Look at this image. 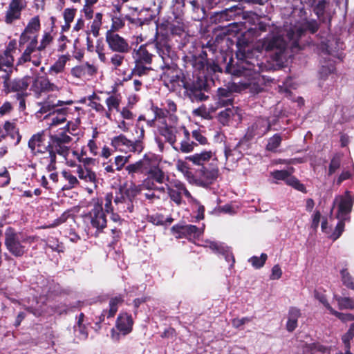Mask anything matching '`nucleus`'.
Masks as SVG:
<instances>
[{
	"instance_id": "obj_1",
	"label": "nucleus",
	"mask_w": 354,
	"mask_h": 354,
	"mask_svg": "<svg viewBox=\"0 0 354 354\" xmlns=\"http://www.w3.org/2000/svg\"><path fill=\"white\" fill-rule=\"evenodd\" d=\"M154 46L163 62L160 66V80L164 85L171 91L183 89V97L192 102L207 100L209 96L205 93L210 88L208 76L222 72L218 61L208 58L207 51L202 47L183 57V68L181 69L176 63L178 54L172 48L167 35L156 32Z\"/></svg>"
},
{
	"instance_id": "obj_2",
	"label": "nucleus",
	"mask_w": 354,
	"mask_h": 354,
	"mask_svg": "<svg viewBox=\"0 0 354 354\" xmlns=\"http://www.w3.org/2000/svg\"><path fill=\"white\" fill-rule=\"evenodd\" d=\"M236 57L241 64V69L238 66L234 65L233 57L227 54H221L222 61H218V64L224 68L225 73L231 74L234 76H241L244 71H252L257 75L248 82L245 83V86L253 93L257 94L263 90V80L259 76V73L263 71V63L259 57L261 52L252 47L248 39L244 35H241L236 39Z\"/></svg>"
},
{
	"instance_id": "obj_3",
	"label": "nucleus",
	"mask_w": 354,
	"mask_h": 354,
	"mask_svg": "<svg viewBox=\"0 0 354 354\" xmlns=\"http://www.w3.org/2000/svg\"><path fill=\"white\" fill-rule=\"evenodd\" d=\"M128 175L134 177L136 174H142L147 178L144 180L158 184H167L169 176L160 166V160L153 153H145L142 158L125 167Z\"/></svg>"
},
{
	"instance_id": "obj_4",
	"label": "nucleus",
	"mask_w": 354,
	"mask_h": 354,
	"mask_svg": "<svg viewBox=\"0 0 354 354\" xmlns=\"http://www.w3.org/2000/svg\"><path fill=\"white\" fill-rule=\"evenodd\" d=\"M73 138L66 134V130L49 135V153L47 156L39 158V162L50 172L56 169L57 155L65 158L69 155Z\"/></svg>"
},
{
	"instance_id": "obj_5",
	"label": "nucleus",
	"mask_w": 354,
	"mask_h": 354,
	"mask_svg": "<svg viewBox=\"0 0 354 354\" xmlns=\"http://www.w3.org/2000/svg\"><path fill=\"white\" fill-rule=\"evenodd\" d=\"M36 241V236L17 232L12 227H8L5 232L6 248L12 255L17 258L25 255L28 252L30 245Z\"/></svg>"
},
{
	"instance_id": "obj_6",
	"label": "nucleus",
	"mask_w": 354,
	"mask_h": 354,
	"mask_svg": "<svg viewBox=\"0 0 354 354\" xmlns=\"http://www.w3.org/2000/svg\"><path fill=\"white\" fill-rule=\"evenodd\" d=\"M14 71V66L7 68V71L4 75H1L3 80L2 92L5 95L10 93H16V95L27 93V89L30 86L31 77L25 75L22 77H16L12 78L11 76Z\"/></svg>"
},
{
	"instance_id": "obj_7",
	"label": "nucleus",
	"mask_w": 354,
	"mask_h": 354,
	"mask_svg": "<svg viewBox=\"0 0 354 354\" xmlns=\"http://www.w3.org/2000/svg\"><path fill=\"white\" fill-rule=\"evenodd\" d=\"M148 46L147 44H143L134 50L133 58L135 66L131 71L132 75L141 77L152 71L151 64L154 55L147 49Z\"/></svg>"
},
{
	"instance_id": "obj_8",
	"label": "nucleus",
	"mask_w": 354,
	"mask_h": 354,
	"mask_svg": "<svg viewBox=\"0 0 354 354\" xmlns=\"http://www.w3.org/2000/svg\"><path fill=\"white\" fill-rule=\"evenodd\" d=\"M140 131L138 139L135 141H131L124 135L120 134L111 139V145L115 151L125 153L133 152L140 153L145 148L144 143L142 140L145 136V131L143 129H141Z\"/></svg>"
},
{
	"instance_id": "obj_9",
	"label": "nucleus",
	"mask_w": 354,
	"mask_h": 354,
	"mask_svg": "<svg viewBox=\"0 0 354 354\" xmlns=\"http://www.w3.org/2000/svg\"><path fill=\"white\" fill-rule=\"evenodd\" d=\"M287 47V43L283 36L279 35H268L261 41V48L266 53H272L273 60L281 61L282 55Z\"/></svg>"
},
{
	"instance_id": "obj_10",
	"label": "nucleus",
	"mask_w": 354,
	"mask_h": 354,
	"mask_svg": "<svg viewBox=\"0 0 354 354\" xmlns=\"http://www.w3.org/2000/svg\"><path fill=\"white\" fill-rule=\"evenodd\" d=\"M93 201V207L88 213L91 224L93 228L96 229L97 232H102L107 223L106 213L102 207L103 201L99 198Z\"/></svg>"
},
{
	"instance_id": "obj_11",
	"label": "nucleus",
	"mask_w": 354,
	"mask_h": 354,
	"mask_svg": "<svg viewBox=\"0 0 354 354\" xmlns=\"http://www.w3.org/2000/svg\"><path fill=\"white\" fill-rule=\"evenodd\" d=\"M196 174L198 177V184L203 187H207L218 178L219 176L218 167L216 163H208L196 169Z\"/></svg>"
},
{
	"instance_id": "obj_12",
	"label": "nucleus",
	"mask_w": 354,
	"mask_h": 354,
	"mask_svg": "<svg viewBox=\"0 0 354 354\" xmlns=\"http://www.w3.org/2000/svg\"><path fill=\"white\" fill-rule=\"evenodd\" d=\"M28 148L35 156L42 158L49 153L48 141L46 143L44 131L33 134L28 142Z\"/></svg>"
},
{
	"instance_id": "obj_13",
	"label": "nucleus",
	"mask_w": 354,
	"mask_h": 354,
	"mask_svg": "<svg viewBox=\"0 0 354 354\" xmlns=\"http://www.w3.org/2000/svg\"><path fill=\"white\" fill-rule=\"evenodd\" d=\"M171 232L177 239L185 238L191 241L198 239L203 231L194 225L178 223L171 227Z\"/></svg>"
},
{
	"instance_id": "obj_14",
	"label": "nucleus",
	"mask_w": 354,
	"mask_h": 354,
	"mask_svg": "<svg viewBox=\"0 0 354 354\" xmlns=\"http://www.w3.org/2000/svg\"><path fill=\"white\" fill-rule=\"evenodd\" d=\"M27 7L26 0H10L3 17L4 22L11 25L21 19L22 12Z\"/></svg>"
},
{
	"instance_id": "obj_15",
	"label": "nucleus",
	"mask_w": 354,
	"mask_h": 354,
	"mask_svg": "<svg viewBox=\"0 0 354 354\" xmlns=\"http://www.w3.org/2000/svg\"><path fill=\"white\" fill-rule=\"evenodd\" d=\"M105 38L109 49L113 52L125 54L131 50V46L127 39L115 32H112L111 30L106 31Z\"/></svg>"
},
{
	"instance_id": "obj_16",
	"label": "nucleus",
	"mask_w": 354,
	"mask_h": 354,
	"mask_svg": "<svg viewBox=\"0 0 354 354\" xmlns=\"http://www.w3.org/2000/svg\"><path fill=\"white\" fill-rule=\"evenodd\" d=\"M58 89V87L50 80L44 76L35 77L31 84L30 90L33 92L36 97H39L43 93L54 91Z\"/></svg>"
},
{
	"instance_id": "obj_17",
	"label": "nucleus",
	"mask_w": 354,
	"mask_h": 354,
	"mask_svg": "<svg viewBox=\"0 0 354 354\" xmlns=\"http://www.w3.org/2000/svg\"><path fill=\"white\" fill-rule=\"evenodd\" d=\"M354 203V197L351 192L346 191L343 196L339 197V201L337 205V218H344L350 219L348 215L352 211Z\"/></svg>"
},
{
	"instance_id": "obj_18",
	"label": "nucleus",
	"mask_w": 354,
	"mask_h": 354,
	"mask_svg": "<svg viewBox=\"0 0 354 354\" xmlns=\"http://www.w3.org/2000/svg\"><path fill=\"white\" fill-rule=\"evenodd\" d=\"M73 103V102L72 100H57L55 95H50L43 102H38V105L40 106L38 113L41 114L49 113V114H51L53 111L54 113V111H56V107L63 105H70Z\"/></svg>"
},
{
	"instance_id": "obj_19",
	"label": "nucleus",
	"mask_w": 354,
	"mask_h": 354,
	"mask_svg": "<svg viewBox=\"0 0 354 354\" xmlns=\"http://www.w3.org/2000/svg\"><path fill=\"white\" fill-rule=\"evenodd\" d=\"M270 129L271 124L270 122L263 119L258 120L248 127L243 138L245 140L247 138L249 140L254 136H262L267 133Z\"/></svg>"
},
{
	"instance_id": "obj_20",
	"label": "nucleus",
	"mask_w": 354,
	"mask_h": 354,
	"mask_svg": "<svg viewBox=\"0 0 354 354\" xmlns=\"http://www.w3.org/2000/svg\"><path fill=\"white\" fill-rule=\"evenodd\" d=\"M133 324L134 322L131 314L121 312L116 319L115 327L122 335H127L133 330Z\"/></svg>"
},
{
	"instance_id": "obj_21",
	"label": "nucleus",
	"mask_w": 354,
	"mask_h": 354,
	"mask_svg": "<svg viewBox=\"0 0 354 354\" xmlns=\"http://www.w3.org/2000/svg\"><path fill=\"white\" fill-rule=\"evenodd\" d=\"M158 131L159 133L165 138V141L169 143L175 150H178V148L176 147L175 144L177 141V135L180 134L181 131L183 132L181 126L176 127L165 123L164 126L159 128Z\"/></svg>"
},
{
	"instance_id": "obj_22",
	"label": "nucleus",
	"mask_w": 354,
	"mask_h": 354,
	"mask_svg": "<svg viewBox=\"0 0 354 354\" xmlns=\"http://www.w3.org/2000/svg\"><path fill=\"white\" fill-rule=\"evenodd\" d=\"M17 49V40L13 39L9 41L6 49L0 53V64L6 68L14 66L15 58L13 53Z\"/></svg>"
},
{
	"instance_id": "obj_23",
	"label": "nucleus",
	"mask_w": 354,
	"mask_h": 354,
	"mask_svg": "<svg viewBox=\"0 0 354 354\" xmlns=\"http://www.w3.org/2000/svg\"><path fill=\"white\" fill-rule=\"evenodd\" d=\"M71 75L77 78H81L86 76H93L97 73V68L93 65L86 62L85 64L76 66L71 68Z\"/></svg>"
},
{
	"instance_id": "obj_24",
	"label": "nucleus",
	"mask_w": 354,
	"mask_h": 354,
	"mask_svg": "<svg viewBox=\"0 0 354 354\" xmlns=\"http://www.w3.org/2000/svg\"><path fill=\"white\" fill-rule=\"evenodd\" d=\"M212 156L213 153L212 151H203L201 153H196L187 156L185 160L192 162L194 165L203 167V165H206V163L210 160Z\"/></svg>"
},
{
	"instance_id": "obj_25",
	"label": "nucleus",
	"mask_w": 354,
	"mask_h": 354,
	"mask_svg": "<svg viewBox=\"0 0 354 354\" xmlns=\"http://www.w3.org/2000/svg\"><path fill=\"white\" fill-rule=\"evenodd\" d=\"M301 313L299 308L296 307H290L288 313V321L286 322V328L288 332H293L298 326V319L301 317Z\"/></svg>"
},
{
	"instance_id": "obj_26",
	"label": "nucleus",
	"mask_w": 354,
	"mask_h": 354,
	"mask_svg": "<svg viewBox=\"0 0 354 354\" xmlns=\"http://www.w3.org/2000/svg\"><path fill=\"white\" fill-rule=\"evenodd\" d=\"M77 174L80 180L86 183L95 184L97 182L95 172L90 168H83L81 165L77 166Z\"/></svg>"
},
{
	"instance_id": "obj_27",
	"label": "nucleus",
	"mask_w": 354,
	"mask_h": 354,
	"mask_svg": "<svg viewBox=\"0 0 354 354\" xmlns=\"http://www.w3.org/2000/svg\"><path fill=\"white\" fill-rule=\"evenodd\" d=\"M181 129H183L184 139L181 141L178 150L182 153L192 152L198 145L193 141L190 142V133L185 126H181Z\"/></svg>"
},
{
	"instance_id": "obj_28",
	"label": "nucleus",
	"mask_w": 354,
	"mask_h": 354,
	"mask_svg": "<svg viewBox=\"0 0 354 354\" xmlns=\"http://www.w3.org/2000/svg\"><path fill=\"white\" fill-rule=\"evenodd\" d=\"M183 17L174 16V20L168 22V28L171 35L181 36L185 32Z\"/></svg>"
},
{
	"instance_id": "obj_29",
	"label": "nucleus",
	"mask_w": 354,
	"mask_h": 354,
	"mask_svg": "<svg viewBox=\"0 0 354 354\" xmlns=\"http://www.w3.org/2000/svg\"><path fill=\"white\" fill-rule=\"evenodd\" d=\"M140 189L135 184H131L127 188L122 187V193L124 194L126 197L125 198L129 200V207H127L128 212H132L133 211V201L140 193Z\"/></svg>"
},
{
	"instance_id": "obj_30",
	"label": "nucleus",
	"mask_w": 354,
	"mask_h": 354,
	"mask_svg": "<svg viewBox=\"0 0 354 354\" xmlns=\"http://www.w3.org/2000/svg\"><path fill=\"white\" fill-rule=\"evenodd\" d=\"M125 198L124 194L122 193V187H120L118 190L115 192V196L113 199L118 212H128L127 207H129V200Z\"/></svg>"
},
{
	"instance_id": "obj_31",
	"label": "nucleus",
	"mask_w": 354,
	"mask_h": 354,
	"mask_svg": "<svg viewBox=\"0 0 354 354\" xmlns=\"http://www.w3.org/2000/svg\"><path fill=\"white\" fill-rule=\"evenodd\" d=\"M249 148V145L246 141H244V138L241 139L236 145L234 147L233 149L230 148L225 149V156L226 158H228L230 156H233L235 155V153L239 151V154L237 155V160L241 159L243 156V151H246Z\"/></svg>"
},
{
	"instance_id": "obj_32",
	"label": "nucleus",
	"mask_w": 354,
	"mask_h": 354,
	"mask_svg": "<svg viewBox=\"0 0 354 354\" xmlns=\"http://www.w3.org/2000/svg\"><path fill=\"white\" fill-rule=\"evenodd\" d=\"M121 99L119 96L111 95L106 99V104L107 106V110L105 112V117L108 119H111V112L113 109L117 111H120V104Z\"/></svg>"
},
{
	"instance_id": "obj_33",
	"label": "nucleus",
	"mask_w": 354,
	"mask_h": 354,
	"mask_svg": "<svg viewBox=\"0 0 354 354\" xmlns=\"http://www.w3.org/2000/svg\"><path fill=\"white\" fill-rule=\"evenodd\" d=\"M218 103L223 106L232 105L234 101L233 93L228 88H218L217 90Z\"/></svg>"
},
{
	"instance_id": "obj_34",
	"label": "nucleus",
	"mask_w": 354,
	"mask_h": 354,
	"mask_svg": "<svg viewBox=\"0 0 354 354\" xmlns=\"http://www.w3.org/2000/svg\"><path fill=\"white\" fill-rule=\"evenodd\" d=\"M3 129H5L7 134L10 136L12 140H15V145H17L21 139V136L19 133V130L17 127L15 122L10 121L5 122L3 124Z\"/></svg>"
},
{
	"instance_id": "obj_35",
	"label": "nucleus",
	"mask_w": 354,
	"mask_h": 354,
	"mask_svg": "<svg viewBox=\"0 0 354 354\" xmlns=\"http://www.w3.org/2000/svg\"><path fill=\"white\" fill-rule=\"evenodd\" d=\"M62 177L67 181V183L65 184L62 187V189L65 190H70L76 187H77L80 184V182L77 177L72 174L71 171L68 170H64L62 171Z\"/></svg>"
},
{
	"instance_id": "obj_36",
	"label": "nucleus",
	"mask_w": 354,
	"mask_h": 354,
	"mask_svg": "<svg viewBox=\"0 0 354 354\" xmlns=\"http://www.w3.org/2000/svg\"><path fill=\"white\" fill-rule=\"evenodd\" d=\"M124 301V296L123 295H118L110 299L108 310V314L110 317H115L118 310L119 306L122 305Z\"/></svg>"
},
{
	"instance_id": "obj_37",
	"label": "nucleus",
	"mask_w": 354,
	"mask_h": 354,
	"mask_svg": "<svg viewBox=\"0 0 354 354\" xmlns=\"http://www.w3.org/2000/svg\"><path fill=\"white\" fill-rule=\"evenodd\" d=\"M342 160V154L340 153H335L330 161L328 170V176H330L334 174L341 167Z\"/></svg>"
},
{
	"instance_id": "obj_38",
	"label": "nucleus",
	"mask_w": 354,
	"mask_h": 354,
	"mask_svg": "<svg viewBox=\"0 0 354 354\" xmlns=\"http://www.w3.org/2000/svg\"><path fill=\"white\" fill-rule=\"evenodd\" d=\"M68 60V57L66 55H61L54 64L50 66L49 69L50 73L58 74L64 71Z\"/></svg>"
},
{
	"instance_id": "obj_39",
	"label": "nucleus",
	"mask_w": 354,
	"mask_h": 354,
	"mask_svg": "<svg viewBox=\"0 0 354 354\" xmlns=\"http://www.w3.org/2000/svg\"><path fill=\"white\" fill-rule=\"evenodd\" d=\"M306 32V29L304 28V26L303 23L298 27H295L294 28H291L288 32V37L290 39H295L294 44H297L298 40L305 35Z\"/></svg>"
},
{
	"instance_id": "obj_40",
	"label": "nucleus",
	"mask_w": 354,
	"mask_h": 354,
	"mask_svg": "<svg viewBox=\"0 0 354 354\" xmlns=\"http://www.w3.org/2000/svg\"><path fill=\"white\" fill-rule=\"evenodd\" d=\"M236 112L233 108H226L218 113V120L223 125H228L230 119L234 117Z\"/></svg>"
},
{
	"instance_id": "obj_41",
	"label": "nucleus",
	"mask_w": 354,
	"mask_h": 354,
	"mask_svg": "<svg viewBox=\"0 0 354 354\" xmlns=\"http://www.w3.org/2000/svg\"><path fill=\"white\" fill-rule=\"evenodd\" d=\"M239 8L236 6L225 9L216 14V17L220 21H230L236 15V10Z\"/></svg>"
},
{
	"instance_id": "obj_42",
	"label": "nucleus",
	"mask_w": 354,
	"mask_h": 354,
	"mask_svg": "<svg viewBox=\"0 0 354 354\" xmlns=\"http://www.w3.org/2000/svg\"><path fill=\"white\" fill-rule=\"evenodd\" d=\"M185 7V0H172L171 9L173 15L184 17Z\"/></svg>"
},
{
	"instance_id": "obj_43",
	"label": "nucleus",
	"mask_w": 354,
	"mask_h": 354,
	"mask_svg": "<svg viewBox=\"0 0 354 354\" xmlns=\"http://www.w3.org/2000/svg\"><path fill=\"white\" fill-rule=\"evenodd\" d=\"M282 138L279 133H275L269 138L266 147V149L268 151L276 152L277 149L281 145Z\"/></svg>"
},
{
	"instance_id": "obj_44",
	"label": "nucleus",
	"mask_w": 354,
	"mask_h": 354,
	"mask_svg": "<svg viewBox=\"0 0 354 354\" xmlns=\"http://www.w3.org/2000/svg\"><path fill=\"white\" fill-rule=\"evenodd\" d=\"M294 171V168L291 167L288 170H274L271 172V176L277 180H283L287 185L288 180L290 178L292 173Z\"/></svg>"
},
{
	"instance_id": "obj_45",
	"label": "nucleus",
	"mask_w": 354,
	"mask_h": 354,
	"mask_svg": "<svg viewBox=\"0 0 354 354\" xmlns=\"http://www.w3.org/2000/svg\"><path fill=\"white\" fill-rule=\"evenodd\" d=\"M336 300L338 304V307L340 310L354 309V298L339 296L336 297Z\"/></svg>"
},
{
	"instance_id": "obj_46",
	"label": "nucleus",
	"mask_w": 354,
	"mask_h": 354,
	"mask_svg": "<svg viewBox=\"0 0 354 354\" xmlns=\"http://www.w3.org/2000/svg\"><path fill=\"white\" fill-rule=\"evenodd\" d=\"M41 28L40 19L39 16H35L28 23L24 30L30 34H36Z\"/></svg>"
},
{
	"instance_id": "obj_47",
	"label": "nucleus",
	"mask_w": 354,
	"mask_h": 354,
	"mask_svg": "<svg viewBox=\"0 0 354 354\" xmlns=\"http://www.w3.org/2000/svg\"><path fill=\"white\" fill-rule=\"evenodd\" d=\"M268 259V255L266 253H261L260 257L252 256L248 259V262L251 263V265L255 269L261 268L266 263Z\"/></svg>"
},
{
	"instance_id": "obj_48",
	"label": "nucleus",
	"mask_w": 354,
	"mask_h": 354,
	"mask_svg": "<svg viewBox=\"0 0 354 354\" xmlns=\"http://www.w3.org/2000/svg\"><path fill=\"white\" fill-rule=\"evenodd\" d=\"M67 108L57 109L54 111V113H57V115L52 118L51 125H57L64 122L66 120Z\"/></svg>"
},
{
	"instance_id": "obj_49",
	"label": "nucleus",
	"mask_w": 354,
	"mask_h": 354,
	"mask_svg": "<svg viewBox=\"0 0 354 354\" xmlns=\"http://www.w3.org/2000/svg\"><path fill=\"white\" fill-rule=\"evenodd\" d=\"M342 283L349 289L354 290V280L346 268L340 271Z\"/></svg>"
},
{
	"instance_id": "obj_50",
	"label": "nucleus",
	"mask_w": 354,
	"mask_h": 354,
	"mask_svg": "<svg viewBox=\"0 0 354 354\" xmlns=\"http://www.w3.org/2000/svg\"><path fill=\"white\" fill-rule=\"evenodd\" d=\"M337 219L339 220V221L337 222L333 232L330 235V238L333 241H336L341 236L343 232L344 231L345 221L348 220L347 218H340Z\"/></svg>"
},
{
	"instance_id": "obj_51",
	"label": "nucleus",
	"mask_w": 354,
	"mask_h": 354,
	"mask_svg": "<svg viewBox=\"0 0 354 354\" xmlns=\"http://www.w3.org/2000/svg\"><path fill=\"white\" fill-rule=\"evenodd\" d=\"M46 246L50 248L53 251L58 253L64 252L65 247L62 243L58 241L57 239L50 237L48 239Z\"/></svg>"
},
{
	"instance_id": "obj_52",
	"label": "nucleus",
	"mask_w": 354,
	"mask_h": 354,
	"mask_svg": "<svg viewBox=\"0 0 354 354\" xmlns=\"http://www.w3.org/2000/svg\"><path fill=\"white\" fill-rule=\"evenodd\" d=\"M108 310H103L101 315L96 317V322L95 323V326L97 330H100L102 328L101 324L102 323L105 324H110L109 319L113 318L114 317H110L108 314Z\"/></svg>"
},
{
	"instance_id": "obj_53",
	"label": "nucleus",
	"mask_w": 354,
	"mask_h": 354,
	"mask_svg": "<svg viewBox=\"0 0 354 354\" xmlns=\"http://www.w3.org/2000/svg\"><path fill=\"white\" fill-rule=\"evenodd\" d=\"M167 194L170 199L174 201L176 205H180L182 204V193L178 190H174V188L166 184Z\"/></svg>"
},
{
	"instance_id": "obj_54",
	"label": "nucleus",
	"mask_w": 354,
	"mask_h": 354,
	"mask_svg": "<svg viewBox=\"0 0 354 354\" xmlns=\"http://www.w3.org/2000/svg\"><path fill=\"white\" fill-rule=\"evenodd\" d=\"M287 185L302 193H307L306 186L294 176L291 175L290 178L288 180Z\"/></svg>"
},
{
	"instance_id": "obj_55",
	"label": "nucleus",
	"mask_w": 354,
	"mask_h": 354,
	"mask_svg": "<svg viewBox=\"0 0 354 354\" xmlns=\"http://www.w3.org/2000/svg\"><path fill=\"white\" fill-rule=\"evenodd\" d=\"M125 19L129 21L130 24L136 25V26H142L145 24H149L151 21L153 20L152 15H150L149 17L146 18H133L129 15L125 16Z\"/></svg>"
},
{
	"instance_id": "obj_56",
	"label": "nucleus",
	"mask_w": 354,
	"mask_h": 354,
	"mask_svg": "<svg viewBox=\"0 0 354 354\" xmlns=\"http://www.w3.org/2000/svg\"><path fill=\"white\" fill-rule=\"evenodd\" d=\"M124 26V18H122L121 16L113 15L112 17V24L111 28L109 30H111L112 32H115Z\"/></svg>"
},
{
	"instance_id": "obj_57",
	"label": "nucleus",
	"mask_w": 354,
	"mask_h": 354,
	"mask_svg": "<svg viewBox=\"0 0 354 354\" xmlns=\"http://www.w3.org/2000/svg\"><path fill=\"white\" fill-rule=\"evenodd\" d=\"M303 24L306 32L311 34L316 33L319 28V24L315 19L306 20L303 22Z\"/></svg>"
},
{
	"instance_id": "obj_58",
	"label": "nucleus",
	"mask_w": 354,
	"mask_h": 354,
	"mask_svg": "<svg viewBox=\"0 0 354 354\" xmlns=\"http://www.w3.org/2000/svg\"><path fill=\"white\" fill-rule=\"evenodd\" d=\"M33 52L30 49L26 48L22 55L17 59L16 66L24 65L26 62L32 61L31 54Z\"/></svg>"
},
{
	"instance_id": "obj_59",
	"label": "nucleus",
	"mask_w": 354,
	"mask_h": 354,
	"mask_svg": "<svg viewBox=\"0 0 354 354\" xmlns=\"http://www.w3.org/2000/svg\"><path fill=\"white\" fill-rule=\"evenodd\" d=\"M101 199L103 201V204L104 205V212H112L114 209L112 205V201L114 199L113 194L111 192L106 193L104 199Z\"/></svg>"
},
{
	"instance_id": "obj_60",
	"label": "nucleus",
	"mask_w": 354,
	"mask_h": 354,
	"mask_svg": "<svg viewBox=\"0 0 354 354\" xmlns=\"http://www.w3.org/2000/svg\"><path fill=\"white\" fill-rule=\"evenodd\" d=\"M225 259L226 261L230 263V268H232L235 263L234 256L232 252L227 247L223 248V250L220 253Z\"/></svg>"
},
{
	"instance_id": "obj_61",
	"label": "nucleus",
	"mask_w": 354,
	"mask_h": 354,
	"mask_svg": "<svg viewBox=\"0 0 354 354\" xmlns=\"http://www.w3.org/2000/svg\"><path fill=\"white\" fill-rule=\"evenodd\" d=\"M192 138L195 139L196 141H197L200 145H206L208 144V140L207 138L203 135L201 130H194L192 132Z\"/></svg>"
},
{
	"instance_id": "obj_62",
	"label": "nucleus",
	"mask_w": 354,
	"mask_h": 354,
	"mask_svg": "<svg viewBox=\"0 0 354 354\" xmlns=\"http://www.w3.org/2000/svg\"><path fill=\"white\" fill-rule=\"evenodd\" d=\"M76 12H77L76 8H66L63 12V17H64V21L71 23L74 20Z\"/></svg>"
},
{
	"instance_id": "obj_63",
	"label": "nucleus",
	"mask_w": 354,
	"mask_h": 354,
	"mask_svg": "<svg viewBox=\"0 0 354 354\" xmlns=\"http://www.w3.org/2000/svg\"><path fill=\"white\" fill-rule=\"evenodd\" d=\"M52 40H53V37L50 35V34L48 32H46L43 36V38L40 42V44L37 47V50L41 51V50H44L46 48V47L48 44H50V43L52 41Z\"/></svg>"
},
{
	"instance_id": "obj_64",
	"label": "nucleus",
	"mask_w": 354,
	"mask_h": 354,
	"mask_svg": "<svg viewBox=\"0 0 354 354\" xmlns=\"http://www.w3.org/2000/svg\"><path fill=\"white\" fill-rule=\"evenodd\" d=\"M121 54L122 53H115L111 58V63L115 67V68H117L122 66L124 62V56L122 55Z\"/></svg>"
}]
</instances>
